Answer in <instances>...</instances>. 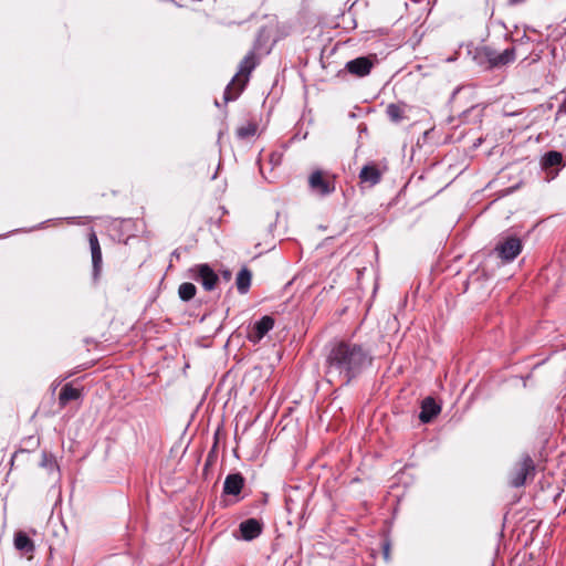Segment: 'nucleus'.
Listing matches in <instances>:
<instances>
[{
    "mask_svg": "<svg viewBox=\"0 0 566 566\" xmlns=\"http://www.w3.org/2000/svg\"><path fill=\"white\" fill-rule=\"evenodd\" d=\"M40 467L49 471H53L54 469L57 468V463L55 458L51 453L43 451L41 455Z\"/></svg>",
    "mask_w": 566,
    "mask_h": 566,
    "instance_id": "nucleus-24",
    "label": "nucleus"
},
{
    "mask_svg": "<svg viewBox=\"0 0 566 566\" xmlns=\"http://www.w3.org/2000/svg\"><path fill=\"white\" fill-rule=\"evenodd\" d=\"M82 396V390L74 388L72 384H65L59 394L60 408H64L70 401L77 400Z\"/></svg>",
    "mask_w": 566,
    "mask_h": 566,
    "instance_id": "nucleus-17",
    "label": "nucleus"
},
{
    "mask_svg": "<svg viewBox=\"0 0 566 566\" xmlns=\"http://www.w3.org/2000/svg\"><path fill=\"white\" fill-rule=\"evenodd\" d=\"M384 555H385L386 558H388V556H389V543H386L384 545Z\"/></svg>",
    "mask_w": 566,
    "mask_h": 566,
    "instance_id": "nucleus-27",
    "label": "nucleus"
},
{
    "mask_svg": "<svg viewBox=\"0 0 566 566\" xmlns=\"http://www.w3.org/2000/svg\"><path fill=\"white\" fill-rule=\"evenodd\" d=\"M527 31H532L534 33H537L535 29H531L530 27H526L524 30V33L521 38L512 39V46L510 49H515V55L517 52L520 53H526L528 52V55L532 56V62H536L539 60L541 55L539 53L534 54L533 56V50L524 49V46H528L530 44L534 43L535 40H533L531 36L527 35Z\"/></svg>",
    "mask_w": 566,
    "mask_h": 566,
    "instance_id": "nucleus-14",
    "label": "nucleus"
},
{
    "mask_svg": "<svg viewBox=\"0 0 566 566\" xmlns=\"http://www.w3.org/2000/svg\"><path fill=\"white\" fill-rule=\"evenodd\" d=\"M88 243L92 254V276L94 281H97L102 272L103 259L98 238L93 229L88 233Z\"/></svg>",
    "mask_w": 566,
    "mask_h": 566,
    "instance_id": "nucleus-11",
    "label": "nucleus"
},
{
    "mask_svg": "<svg viewBox=\"0 0 566 566\" xmlns=\"http://www.w3.org/2000/svg\"><path fill=\"white\" fill-rule=\"evenodd\" d=\"M261 59L253 52H248L239 63L238 72L232 77L223 92L224 103L237 99L245 90L252 72L260 64Z\"/></svg>",
    "mask_w": 566,
    "mask_h": 566,
    "instance_id": "nucleus-2",
    "label": "nucleus"
},
{
    "mask_svg": "<svg viewBox=\"0 0 566 566\" xmlns=\"http://www.w3.org/2000/svg\"><path fill=\"white\" fill-rule=\"evenodd\" d=\"M17 455H18V452H14V453H13V455H12V458H11V465H13V463H14V459L17 458Z\"/></svg>",
    "mask_w": 566,
    "mask_h": 566,
    "instance_id": "nucleus-28",
    "label": "nucleus"
},
{
    "mask_svg": "<svg viewBox=\"0 0 566 566\" xmlns=\"http://www.w3.org/2000/svg\"><path fill=\"white\" fill-rule=\"evenodd\" d=\"M522 241L513 234L502 235L494 251L503 262H512L522 252Z\"/></svg>",
    "mask_w": 566,
    "mask_h": 566,
    "instance_id": "nucleus-7",
    "label": "nucleus"
},
{
    "mask_svg": "<svg viewBox=\"0 0 566 566\" xmlns=\"http://www.w3.org/2000/svg\"><path fill=\"white\" fill-rule=\"evenodd\" d=\"M14 547L24 555L33 553L35 548L33 541L22 531L14 535Z\"/></svg>",
    "mask_w": 566,
    "mask_h": 566,
    "instance_id": "nucleus-19",
    "label": "nucleus"
},
{
    "mask_svg": "<svg viewBox=\"0 0 566 566\" xmlns=\"http://www.w3.org/2000/svg\"><path fill=\"white\" fill-rule=\"evenodd\" d=\"M196 293H197V287L195 284H192L190 282H185V283L180 284L178 287V296L184 302L191 301L196 296Z\"/></svg>",
    "mask_w": 566,
    "mask_h": 566,
    "instance_id": "nucleus-23",
    "label": "nucleus"
},
{
    "mask_svg": "<svg viewBox=\"0 0 566 566\" xmlns=\"http://www.w3.org/2000/svg\"><path fill=\"white\" fill-rule=\"evenodd\" d=\"M373 66L374 62L369 56H359L348 61L344 70L338 72L337 76H342V74L347 72L356 77H364L370 73Z\"/></svg>",
    "mask_w": 566,
    "mask_h": 566,
    "instance_id": "nucleus-9",
    "label": "nucleus"
},
{
    "mask_svg": "<svg viewBox=\"0 0 566 566\" xmlns=\"http://www.w3.org/2000/svg\"><path fill=\"white\" fill-rule=\"evenodd\" d=\"M388 171V165L386 160L380 161H368L365 164L359 174V185L361 188H373L382 180V176Z\"/></svg>",
    "mask_w": 566,
    "mask_h": 566,
    "instance_id": "nucleus-6",
    "label": "nucleus"
},
{
    "mask_svg": "<svg viewBox=\"0 0 566 566\" xmlns=\"http://www.w3.org/2000/svg\"><path fill=\"white\" fill-rule=\"evenodd\" d=\"M239 531L241 538L250 542L262 534L263 523L256 518H248L240 523Z\"/></svg>",
    "mask_w": 566,
    "mask_h": 566,
    "instance_id": "nucleus-13",
    "label": "nucleus"
},
{
    "mask_svg": "<svg viewBox=\"0 0 566 566\" xmlns=\"http://www.w3.org/2000/svg\"><path fill=\"white\" fill-rule=\"evenodd\" d=\"M535 474L536 465L533 458L528 453H522L507 474L509 485L515 489L522 488L533 481Z\"/></svg>",
    "mask_w": 566,
    "mask_h": 566,
    "instance_id": "nucleus-4",
    "label": "nucleus"
},
{
    "mask_svg": "<svg viewBox=\"0 0 566 566\" xmlns=\"http://www.w3.org/2000/svg\"><path fill=\"white\" fill-rule=\"evenodd\" d=\"M308 188L314 195L327 197L336 190L335 176L328 171L316 169L308 176Z\"/></svg>",
    "mask_w": 566,
    "mask_h": 566,
    "instance_id": "nucleus-5",
    "label": "nucleus"
},
{
    "mask_svg": "<svg viewBox=\"0 0 566 566\" xmlns=\"http://www.w3.org/2000/svg\"><path fill=\"white\" fill-rule=\"evenodd\" d=\"M221 275L222 277L226 280V281H230L231 280V271L230 270H224L221 272Z\"/></svg>",
    "mask_w": 566,
    "mask_h": 566,
    "instance_id": "nucleus-26",
    "label": "nucleus"
},
{
    "mask_svg": "<svg viewBox=\"0 0 566 566\" xmlns=\"http://www.w3.org/2000/svg\"><path fill=\"white\" fill-rule=\"evenodd\" d=\"M543 169L557 168L565 166L564 156L560 151L549 150L545 153L541 159Z\"/></svg>",
    "mask_w": 566,
    "mask_h": 566,
    "instance_id": "nucleus-16",
    "label": "nucleus"
},
{
    "mask_svg": "<svg viewBox=\"0 0 566 566\" xmlns=\"http://www.w3.org/2000/svg\"><path fill=\"white\" fill-rule=\"evenodd\" d=\"M189 272L190 276L201 283L206 291H212L217 287L219 276L209 264H197Z\"/></svg>",
    "mask_w": 566,
    "mask_h": 566,
    "instance_id": "nucleus-8",
    "label": "nucleus"
},
{
    "mask_svg": "<svg viewBox=\"0 0 566 566\" xmlns=\"http://www.w3.org/2000/svg\"><path fill=\"white\" fill-rule=\"evenodd\" d=\"M268 43V34L265 28H261L258 31L256 38L253 42L252 49L249 52H253L254 54L261 56V54H269L270 50L265 49Z\"/></svg>",
    "mask_w": 566,
    "mask_h": 566,
    "instance_id": "nucleus-21",
    "label": "nucleus"
},
{
    "mask_svg": "<svg viewBox=\"0 0 566 566\" xmlns=\"http://www.w3.org/2000/svg\"><path fill=\"white\" fill-rule=\"evenodd\" d=\"M244 485L245 479L240 472L230 473L226 476L223 482L222 494L235 496L237 499L234 502H238L242 499L239 495L241 494Z\"/></svg>",
    "mask_w": 566,
    "mask_h": 566,
    "instance_id": "nucleus-12",
    "label": "nucleus"
},
{
    "mask_svg": "<svg viewBox=\"0 0 566 566\" xmlns=\"http://www.w3.org/2000/svg\"><path fill=\"white\" fill-rule=\"evenodd\" d=\"M373 363L374 353L368 344L354 338L334 339L326 346L325 376L331 384L337 380L347 386L371 367Z\"/></svg>",
    "mask_w": 566,
    "mask_h": 566,
    "instance_id": "nucleus-1",
    "label": "nucleus"
},
{
    "mask_svg": "<svg viewBox=\"0 0 566 566\" xmlns=\"http://www.w3.org/2000/svg\"><path fill=\"white\" fill-rule=\"evenodd\" d=\"M473 61L484 70L501 69L515 61V49H505L499 52L488 44L478 45L471 51Z\"/></svg>",
    "mask_w": 566,
    "mask_h": 566,
    "instance_id": "nucleus-3",
    "label": "nucleus"
},
{
    "mask_svg": "<svg viewBox=\"0 0 566 566\" xmlns=\"http://www.w3.org/2000/svg\"><path fill=\"white\" fill-rule=\"evenodd\" d=\"M258 132L256 120H249L244 125L237 128V137L239 139H250L255 136Z\"/></svg>",
    "mask_w": 566,
    "mask_h": 566,
    "instance_id": "nucleus-22",
    "label": "nucleus"
},
{
    "mask_svg": "<svg viewBox=\"0 0 566 566\" xmlns=\"http://www.w3.org/2000/svg\"><path fill=\"white\" fill-rule=\"evenodd\" d=\"M527 0H507V4L510 7H515V6H518V4H522L524 2H526Z\"/></svg>",
    "mask_w": 566,
    "mask_h": 566,
    "instance_id": "nucleus-25",
    "label": "nucleus"
},
{
    "mask_svg": "<svg viewBox=\"0 0 566 566\" xmlns=\"http://www.w3.org/2000/svg\"><path fill=\"white\" fill-rule=\"evenodd\" d=\"M406 109L407 105L405 103H390L386 107V115L390 122L399 124L407 119Z\"/></svg>",
    "mask_w": 566,
    "mask_h": 566,
    "instance_id": "nucleus-18",
    "label": "nucleus"
},
{
    "mask_svg": "<svg viewBox=\"0 0 566 566\" xmlns=\"http://www.w3.org/2000/svg\"><path fill=\"white\" fill-rule=\"evenodd\" d=\"M252 273L248 268H242L235 279V286L240 294H247L251 286Z\"/></svg>",
    "mask_w": 566,
    "mask_h": 566,
    "instance_id": "nucleus-20",
    "label": "nucleus"
},
{
    "mask_svg": "<svg viewBox=\"0 0 566 566\" xmlns=\"http://www.w3.org/2000/svg\"><path fill=\"white\" fill-rule=\"evenodd\" d=\"M274 326V318L270 315H264L249 327L247 338L258 344Z\"/></svg>",
    "mask_w": 566,
    "mask_h": 566,
    "instance_id": "nucleus-10",
    "label": "nucleus"
},
{
    "mask_svg": "<svg viewBox=\"0 0 566 566\" xmlns=\"http://www.w3.org/2000/svg\"><path fill=\"white\" fill-rule=\"evenodd\" d=\"M441 412V406L432 397H426L421 402L419 419L422 423L431 422Z\"/></svg>",
    "mask_w": 566,
    "mask_h": 566,
    "instance_id": "nucleus-15",
    "label": "nucleus"
}]
</instances>
